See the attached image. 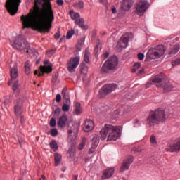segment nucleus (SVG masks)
Listing matches in <instances>:
<instances>
[{
	"label": "nucleus",
	"mask_w": 180,
	"mask_h": 180,
	"mask_svg": "<svg viewBox=\"0 0 180 180\" xmlns=\"http://www.w3.org/2000/svg\"><path fill=\"white\" fill-rule=\"evenodd\" d=\"M37 2L42 6V9L37 13L32 12L27 15H22L20 20L24 29L31 27L40 33H49L54 22L53 6L50 0H37Z\"/></svg>",
	"instance_id": "obj_1"
},
{
	"label": "nucleus",
	"mask_w": 180,
	"mask_h": 180,
	"mask_svg": "<svg viewBox=\"0 0 180 180\" xmlns=\"http://www.w3.org/2000/svg\"><path fill=\"white\" fill-rule=\"evenodd\" d=\"M167 120V115L165 110L162 108H158L155 110H152L146 120L148 126H155L158 123H165Z\"/></svg>",
	"instance_id": "obj_2"
},
{
	"label": "nucleus",
	"mask_w": 180,
	"mask_h": 180,
	"mask_svg": "<svg viewBox=\"0 0 180 180\" xmlns=\"http://www.w3.org/2000/svg\"><path fill=\"white\" fill-rule=\"evenodd\" d=\"M12 46L13 49L18 50V51H20V53H27V54L37 53V50L32 49L30 44L20 34L15 38Z\"/></svg>",
	"instance_id": "obj_3"
},
{
	"label": "nucleus",
	"mask_w": 180,
	"mask_h": 180,
	"mask_svg": "<svg viewBox=\"0 0 180 180\" xmlns=\"http://www.w3.org/2000/svg\"><path fill=\"white\" fill-rule=\"evenodd\" d=\"M152 82L156 85L158 88H162L164 92H169L172 91V84L169 81L165 80V77L162 73L156 75L152 78Z\"/></svg>",
	"instance_id": "obj_4"
},
{
	"label": "nucleus",
	"mask_w": 180,
	"mask_h": 180,
	"mask_svg": "<svg viewBox=\"0 0 180 180\" xmlns=\"http://www.w3.org/2000/svg\"><path fill=\"white\" fill-rule=\"evenodd\" d=\"M165 54V48L162 45H158L153 49H150L148 51L146 56V61H150V60H155V58H160L162 57V55Z\"/></svg>",
	"instance_id": "obj_5"
},
{
	"label": "nucleus",
	"mask_w": 180,
	"mask_h": 180,
	"mask_svg": "<svg viewBox=\"0 0 180 180\" xmlns=\"http://www.w3.org/2000/svg\"><path fill=\"white\" fill-rule=\"evenodd\" d=\"M150 8V3L147 0H140L135 4L134 13L138 16H144L146 12Z\"/></svg>",
	"instance_id": "obj_6"
},
{
	"label": "nucleus",
	"mask_w": 180,
	"mask_h": 180,
	"mask_svg": "<svg viewBox=\"0 0 180 180\" xmlns=\"http://www.w3.org/2000/svg\"><path fill=\"white\" fill-rule=\"evenodd\" d=\"M20 2H22V1L20 0H6L5 8L8 13L11 15V16H13L14 15H16V13H18Z\"/></svg>",
	"instance_id": "obj_7"
},
{
	"label": "nucleus",
	"mask_w": 180,
	"mask_h": 180,
	"mask_svg": "<svg viewBox=\"0 0 180 180\" xmlns=\"http://www.w3.org/2000/svg\"><path fill=\"white\" fill-rule=\"evenodd\" d=\"M101 136V140H105L107 141H112L113 140V126L110 124H105L104 127L100 131Z\"/></svg>",
	"instance_id": "obj_8"
},
{
	"label": "nucleus",
	"mask_w": 180,
	"mask_h": 180,
	"mask_svg": "<svg viewBox=\"0 0 180 180\" xmlns=\"http://www.w3.org/2000/svg\"><path fill=\"white\" fill-rule=\"evenodd\" d=\"M40 72L35 70L34 72V75H38L39 77H41L43 74H50L53 72V64L50 63L49 60L44 61V66L41 65L39 67Z\"/></svg>",
	"instance_id": "obj_9"
},
{
	"label": "nucleus",
	"mask_w": 180,
	"mask_h": 180,
	"mask_svg": "<svg viewBox=\"0 0 180 180\" xmlns=\"http://www.w3.org/2000/svg\"><path fill=\"white\" fill-rule=\"evenodd\" d=\"M129 40H130V35L129 33H125L122 35L117 44V51L120 53V51H122L124 49H127V47H129Z\"/></svg>",
	"instance_id": "obj_10"
},
{
	"label": "nucleus",
	"mask_w": 180,
	"mask_h": 180,
	"mask_svg": "<svg viewBox=\"0 0 180 180\" xmlns=\"http://www.w3.org/2000/svg\"><path fill=\"white\" fill-rule=\"evenodd\" d=\"M133 161H134V157L132 155L127 157L122 162L120 172L123 173L126 171H129V169H130V165H131Z\"/></svg>",
	"instance_id": "obj_11"
},
{
	"label": "nucleus",
	"mask_w": 180,
	"mask_h": 180,
	"mask_svg": "<svg viewBox=\"0 0 180 180\" xmlns=\"http://www.w3.org/2000/svg\"><path fill=\"white\" fill-rule=\"evenodd\" d=\"M113 91V84H105L98 91L99 98H105Z\"/></svg>",
	"instance_id": "obj_12"
},
{
	"label": "nucleus",
	"mask_w": 180,
	"mask_h": 180,
	"mask_svg": "<svg viewBox=\"0 0 180 180\" xmlns=\"http://www.w3.org/2000/svg\"><path fill=\"white\" fill-rule=\"evenodd\" d=\"M113 70V56H111L107 61L105 62L101 69L102 74H108Z\"/></svg>",
	"instance_id": "obj_13"
},
{
	"label": "nucleus",
	"mask_w": 180,
	"mask_h": 180,
	"mask_svg": "<svg viewBox=\"0 0 180 180\" xmlns=\"http://www.w3.org/2000/svg\"><path fill=\"white\" fill-rule=\"evenodd\" d=\"M79 64V57L76 56L70 58L68 63V70L69 72H74L75 71V68L78 67Z\"/></svg>",
	"instance_id": "obj_14"
},
{
	"label": "nucleus",
	"mask_w": 180,
	"mask_h": 180,
	"mask_svg": "<svg viewBox=\"0 0 180 180\" xmlns=\"http://www.w3.org/2000/svg\"><path fill=\"white\" fill-rule=\"evenodd\" d=\"M167 151L170 153L180 151V138L177 139L174 142L167 144Z\"/></svg>",
	"instance_id": "obj_15"
},
{
	"label": "nucleus",
	"mask_w": 180,
	"mask_h": 180,
	"mask_svg": "<svg viewBox=\"0 0 180 180\" xmlns=\"http://www.w3.org/2000/svg\"><path fill=\"white\" fill-rule=\"evenodd\" d=\"M22 105L23 100L20 98L15 102L14 106V112L16 116H20L22 115V112H23Z\"/></svg>",
	"instance_id": "obj_16"
},
{
	"label": "nucleus",
	"mask_w": 180,
	"mask_h": 180,
	"mask_svg": "<svg viewBox=\"0 0 180 180\" xmlns=\"http://www.w3.org/2000/svg\"><path fill=\"white\" fill-rule=\"evenodd\" d=\"M133 4H134V0H122L121 4V11H124V12L130 11L131 6H133Z\"/></svg>",
	"instance_id": "obj_17"
},
{
	"label": "nucleus",
	"mask_w": 180,
	"mask_h": 180,
	"mask_svg": "<svg viewBox=\"0 0 180 180\" xmlns=\"http://www.w3.org/2000/svg\"><path fill=\"white\" fill-rule=\"evenodd\" d=\"M94 127H95V124H94V121L89 119H86L84 122L83 130L88 133L89 131H91V130H94Z\"/></svg>",
	"instance_id": "obj_18"
},
{
	"label": "nucleus",
	"mask_w": 180,
	"mask_h": 180,
	"mask_svg": "<svg viewBox=\"0 0 180 180\" xmlns=\"http://www.w3.org/2000/svg\"><path fill=\"white\" fill-rule=\"evenodd\" d=\"M122 136V127L115 126L113 127V141H116L118 139H120Z\"/></svg>",
	"instance_id": "obj_19"
},
{
	"label": "nucleus",
	"mask_w": 180,
	"mask_h": 180,
	"mask_svg": "<svg viewBox=\"0 0 180 180\" xmlns=\"http://www.w3.org/2000/svg\"><path fill=\"white\" fill-rule=\"evenodd\" d=\"M10 74H11V80L8 82V85H11L15 79H16L19 75V72L18 71L17 68H13L10 70Z\"/></svg>",
	"instance_id": "obj_20"
},
{
	"label": "nucleus",
	"mask_w": 180,
	"mask_h": 180,
	"mask_svg": "<svg viewBox=\"0 0 180 180\" xmlns=\"http://www.w3.org/2000/svg\"><path fill=\"white\" fill-rule=\"evenodd\" d=\"M67 122H68V117H67V115H63L59 118V120L58 121V124L60 126V127L63 128L67 126Z\"/></svg>",
	"instance_id": "obj_21"
},
{
	"label": "nucleus",
	"mask_w": 180,
	"mask_h": 180,
	"mask_svg": "<svg viewBox=\"0 0 180 180\" xmlns=\"http://www.w3.org/2000/svg\"><path fill=\"white\" fill-rule=\"evenodd\" d=\"M75 23L81 27V29H84V30L88 29V27L85 25V20H84V18H78L77 20H75Z\"/></svg>",
	"instance_id": "obj_22"
},
{
	"label": "nucleus",
	"mask_w": 180,
	"mask_h": 180,
	"mask_svg": "<svg viewBox=\"0 0 180 180\" xmlns=\"http://www.w3.org/2000/svg\"><path fill=\"white\" fill-rule=\"evenodd\" d=\"M179 44H175L171 46L170 50L169 51V56H175L179 51Z\"/></svg>",
	"instance_id": "obj_23"
},
{
	"label": "nucleus",
	"mask_w": 180,
	"mask_h": 180,
	"mask_svg": "<svg viewBox=\"0 0 180 180\" xmlns=\"http://www.w3.org/2000/svg\"><path fill=\"white\" fill-rule=\"evenodd\" d=\"M113 175V169L110 168L107 169L106 170L104 171L103 176H102V179H108V178H110Z\"/></svg>",
	"instance_id": "obj_24"
},
{
	"label": "nucleus",
	"mask_w": 180,
	"mask_h": 180,
	"mask_svg": "<svg viewBox=\"0 0 180 180\" xmlns=\"http://www.w3.org/2000/svg\"><path fill=\"white\" fill-rule=\"evenodd\" d=\"M50 148L53 151L56 152L58 150V144H57V141L52 140L49 143Z\"/></svg>",
	"instance_id": "obj_25"
},
{
	"label": "nucleus",
	"mask_w": 180,
	"mask_h": 180,
	"mask_svg": "<svg viewBox=\"0 0 180 180\" xmlns=\"http://www.w3.org/2000/svg\"><path fill=\"white\" fill-rule=\"evenodd\" d=\"M75 115H81L82 113V108H81V103H75Z\"/></svg>",
	"instance_id": "obj_26"
},
{
	"label": "nucleus",
	"mask_w": 180,
	"mask_h": 180,
	"mask_svg": "<svg viewBox=\"0 0 180 180\" xmlns=\"http://www.w3.org/2000/svg\"><path fill=\"white\" fill-rule=\"evenodd\" d=\"M70 15L71 19H72V20H75V21H76L77 20L79 19V18H81V15H79V13H75L72 11H70Z\"/></svg>",
	"instance_id": "obj_27"
},
{
	"label": "nucleus",
	"mask_w": 180,
	"mask_h": 180,
	"mask_svg": "<svg viewBox=\"0 0 180 180\" xmlns=\"http://www.w3.org/2000/svg\"><path fill=\"white\" fill-rule=\"evenodd\" d=\"M73 127V129H70V128H68V134H72V131H75L76 133H78V131H79V123L74 124Z\"/></svg>",
	"instance_id": "obj_28"
},
{
	"label": "nucleus",
	"mask_w": 180,
	"mask_h": 180,
	"mask_svg": "<svg viewBox=\"0 0 180 180\" xmlns=\"http://www.w3.org/2000/svg\"><path fill=\"white\" fill-rule=\"evenodd\" d=\"M89 56H91V52H89V49H86L84 56V63H89Z\"/></svg>",
	"instance_id": "obj_29"
},
{
	"label": "nucleus",
	"mask_w": 180,
	"mask_h": 180,
	"mask_svg": "<svg viewBox=\"0 0 180 180\" xmlns=\"http://www.w3.org/2000/svg\"><path fill=\"white\" fill-rule=\"evenodd\" d=\"M62 96L63 99H65V103H71V101H70V96H68V94L65 93V90L62 91Z\"/></svg>",
	"instance_id": "obj_30"
},
{
	"label": "nucleus",
	"mask_w": 180,
	"mask_h": 180,
	"mask_svg": "<svg viewBox=\"0 0 180 180\" xmlns=\"http://www.w3.org/2000/svg\"><path fill=\"white\" fill-rule=\"evenodd\" d=\"M55 167H57L58 165V164H60V162H61V155L58 154V153H55Z\"/></svg>",
	"instance_id": "obj_31"
},
{
	"label": "nucleus",
	"mask_w": 180,
	"mask_h": 180,
	"mask_svg": "<svg viewBox=\"0 0 180 180\" xmlns=\"http://www.w3.org/2000/svg\"><path fill=\"white\" fill-rule=\"evenodd\" d=\"M25 72L27 75L30 74V62L27 60L25 63Z\"/></svg>",
	"instance_id": "obj_32"
},
{
	"label": "nucleus",
	"mask_w": 180,
	"mask_h": 180,
	"mask_svg": "<svg viewBox=\"0 0 180 180\" xmlns=\"http://www.w3.org/2000/svg\"><path fill=\"white\" fill-rule=\"evenodd\" d=\"M150 144L153 147H157V146L158 145V143L157 142V138L154 135H152L150 136Z\"/></svg>",
	"instance_id": "obj_33"
},
{
	"label": "nucleus",
	"mask_w": 180,
	"mask_h": 180,
	"mask_svg": "<svg viewBox=\"0 0 180 180\" xmlns=\"http://www.w3.org/2000/svg\"><path fill=\"white\" fill-rule=\"evenodd\" d=\"M117 65H119V58H117L115 55L113 56V70H116L117 68Z\"/></svg>",
	"instance_id": "obj_34"
},
{
	"label": "nucleus",
	"mask_w": 180,
	"mask_h": 180,
	"mask_svg": "<svg viewBox=\"0 0 180 180\" xmlns=\"http://www.w3.org/2000/svg\"><path fill=\"white\" fill-rule=\"evenodd\" d=\"M92 144L94 147H97L99 144V138L98 136H94L92 139Z\"/></svg>",
	"instance_id": "obj_35"
},
{
	"label": "nucleus",
	"mask_w": 180,
	"mask_h": 180,
	"mask_svg": "<svg viewBox=\"0 0 180 180\" xmlns=\"http://www.w3.org/2000/svg\"><path fill=\"white\" fill-rule=\"evenodd\" d=\"M70 105H71V103H64L62 106V110L63 112H68L70 110Z\"/></svg>",
	"instance_id": "obj_36"
},
{
	"label": "nucleus",
	"mask_w": 180,
	"mask_h": 180,
	"mask_svg": "<svg viewBox=\"0 0 180 180\" xmlns=\"http://www.w3.org/2000/svg\"><path fill=\"white\" fill-rule=\"evenodd\" d=\"M19 86H20V84H19V81L18 80L15 81L13 84V91H18V89H19Z\"/></svg>",
	"instance_id": "obj_37"
},
{
	"label": "nucleus",
	"mask_w": 180,
	"mask_h": 180,
	"mask_svg": "<svg viewBox=\"0 0 180 180\" xmlns=\"http://www.w3.org/2000/svg\"><path fill=\"white\" fill-rule=\"evenodd\" d=\"M73 6L75 8H79V9H82L84 8V2L79 1L78 3H75Z\"/></svg>",
	"instance_id": "obj_38"
},
{
	"label": "nucleus",
	"mask_w": 180,
	"mask_h": 180,
	"mask_svg": "<svg viewBox=\"0 0 180 180\" xmlns=\"http://www.w3.org/2000/svg\"><path fill=\"white\" fill-rule=\"evenodd\" d=\"M74 33H75L74 30H71L70 31H69L66 34V39H68V40H70V39H71V37H72V36L74 35Z\"/></svg>",
	"instance_id": "obj_39"
},
{
	"label": "nucleus",
	"mask_w": 180,
	"mask_h": 180,
	"mask_svg": "<svg viewBox=\"0 0 180 180\" xmlns=\"http://www.w3.org/2000/svg\"><path fill=\"white\" fill-rule=\"evenodd\" d=\"M80 70L82 72H84V71H88V66L84 63H82L80 65Z\"/></svg>",
	"instance_id": "obj_40"
},
{
	"label": "nucleus",
	"mask_w": 180,
	"mask_h": 180,
	"mask_svg": "<svg viewBox=\"0 0 180 180\" xmlns=\"http://www.w3.org/2000/svg\"><path fill=\"white\" fill-rule=\"evenodd\" d=\"M51 127H56V124H57V122L56 121V118H51L49 122Z\"/></svg>",
	"instance_id": "obj_41"
},
{
	"label": "nucleus",
	"mask_w": 180,
	"mask_h": 180,
	"mask_svg": "<svg viewBox=\"0 0 180 180\" xmlns=\"http://www.w3.org/2000/svg\"><path fill=\"white\" fill-rule=\"evenodd\" d=\"M117 117H120V109L114 111V118L117 119Z\"/></svg>",
	"instance_id": "obj_42"
},
{
	"label": "nucleus",
	"mask_w": 180,
	"mask_h": 180,
	"mask_svg": "<svg viewBox=\"0 0 180 180\" xmlns=\"http://www.w3.org/2000/svg\"><path fill=\"white\" fill-rule=\"evenodd\" d=\"M179 64H180V58L172 62V65L173 67H175L176 65H179Z\"/></svg>",
	"instance_id": "obj_43"
},
{
	"label": "nucleus",
	"mask_w": 180,
	"mask_h": 180,
	"mask_svg": "<svg viewBox=\"0 0 180 180\" xmlns=\"http://www.w3.org/2000/svg\"><path fill=\"white\" fill-rule=\"evenodd\" d=\"M57 134H58V131H57L56 129H51V136H52L53 137H56Z\"/></svg>",
	"instance_id": "obj_44"
},
{
	"label": "nucleus",
	"mask_w": 180,
	"mask_h": 180,
	"mask_svg": "<svg viewBox=\"0 0 180 180\" xmlns=\"http://www.w3.org/2000/svg\"><path fill=\"white\" fill-rule=\"evenodd\" d=\"M100 4L105 5L107 9H109V6H108V0H98Z\"/></svg>",
	"instance_id": "obj_45"
},
{
	"label": "nucleus",
	"mask_w": 180,
	"mask_h": 180,
	"mask_svg": "<svg viewBox=\"0 0 180 180\" xmlns=\"http://www.w3.org/2000/svg\"><path fill=\"white\" fill-rule=\"evenodd\" d=\"M138 60H139L140 61L144 60V53H139L138 54Z\"/></svg>",
	"instance_id": "obj_46"
},
{
	"label": "nucleus",
	"mask_w": 180,
	"mask_h": 180,
	"mask_svg": "<svg viewBox=\"0 0 180 180\" xmlns=\"http://www.w3.org/2000/svg\"><path fill=\"white\" fill-rule=\"evenodd\" d=\"M57 79H58V77H57V75H55L52 77V84H56L57 82Z\"/></svg>",
	"instance_id": "obj_47"
},
{
	"label": "nucleus",
	"mask_w": 180,
	"mask_h": 180,
	"mask_svg": "<svg viewBox=\"0 0 180 180\" xmlns=\"http://www.w3.org/2000/svg\"><path fill=\"white\" fill-rule=\"evenodd\" d=\"M56 4L59 6H63V5H64V1L63 0H57Z\"/></svg>",
	"instance_id": "obj_48"
},
{
	"label": "nucleus",
	"mask_w": 180,
	"mask_h": 180,
	"mask_svg": "<svg viewBox=\"0 0 180 180\" xmlns=\"http://www.w3.org/2000/svg\"><path fill=\"white\" fill-rule=\"evenodd\" d=\"M95 148H96V147H95V146H92L90 149H89V154H92V153H94V152H95Z\"/></svg>",
	"instance_id": "obj_49"
},
{
	"label": "nucleus",
	"mask_w": 180,
	"mask_h": 180,
	"mask_svg": "<svg viewBox=\"0 0 180 180\" xmlns=\"http://www.w3.org/2000/svg\"><path fill=\"white\" fill-rule=\"evenodd\" d=\"M134 68L139 69L141 67V63H135L134 65Z\"/></svg>",
	"instance_id": "obj_50"
},
{
	"label": "nucleus",
	"mask_w": 180,
	"mask_h": 180,
	"mask_svg": "<svg viewBox=\"0 0 180 180\" xmlns=\"http://www.w3.org/2000/svg\"><path fill=\"white\" fill-rule=\"evenodd\" d=\"M56 101L58 103L61 101V95L60 94L56 95Z\"/></svg>",
	"instance_id": "obj_51"
},
{
	"label": "nucleus",
	"mask_w": 180,
	"mask_h": 180,
	"mask_svg": "<svg viewBox=\"0 0 180 180\" xmlns=\"http://www.w3.org/2000/svg\"><path fill=\"white\" fill-rule=\"evenodd\" d=\"M54 38L57 40L60 39V30H58V32L55 34Z\"/></svg>",
	"instance_id": "obj_52"
},
{
	"label": "nucleus",
	"mask_w": 180,
	"mask_h": 180,
	"mask_svg": "<svg viewBox=\"0 0 180 180\" xmlns=\"http://www.w3.org/2000/svg\"><path fill=\"white\" fill-rule=\"evenodd\" d=\"M60 112H61V108H57L55 110L54 113H55V115H60Z\"/></svg>",
	"instance_id": "obj_53"
},
{
	"label": "nucleus",
	"mask_w": 180,
	"mask_h": 180,
	"mask_svg": "<svg viewBox=\"0 0 180 180\" xmlns=\"http://www.w3.org/2000/svg\"><path fill=\"white\" fill-rule=\"evenodd\" d=\"M17 117H20V120L21 123L25 122V118L23 117V115H22V114L20 115H17Z\"/></svg>",
	"instance_id": "obj_54"
},
{
	"label": "nucleus",
	"mask_w": 180,
	"mask_h": 180,
	"mask_svg": "<svg viewBox=\"0 0 180 180\" xmlns=\"http://www.w3.org/2000/svg\"><path fill=\"white\" fill-rule=\"evenodd\" d=\"M84 147H85V145H84V143H80L78 146V150H83Z\"/></svg>",
	"instance_id": "obj_55"
},
{
	"label": "nucleus",
	"mask_w": 180,
	"mask_h": 180,
	"mask_svg": "<svg viewBox=\"0 0 180 180\" xmlns=\"http://www.w3.org/2000/svg\"><path fill=\"white\" fill-rule=\"evenodd\" d=\"M103 57H104V58H108V57H109V53H108V52L104 53Z\"/></svg>",
	"instance_id": "obj_56"
},
{
	"label": "nucleus",
	"mask_w": 180,
	"mask_h": 180,
	"mask_svg": "<svg viewBox=\"0 0 180 180\" xmlns=\"http://www.w3.org/2000/svg\"><path fill=\"white\" fill-rule=\"evenodd\" d=\"M86 143V138L84 137L82 139V144H84L85 146V143Z\"/></svg>",
	"instance_id": "obj_57"
},
{
	"label": "nucleus",
	"mask_w": 180,
	"mask_h": 180,
	"mask_svg": "<svg viewBox=\"0 0 180 180\" xmlns=\"http://www.w3.org/2000/svg\"><path fill=\"white\" fill-rule=\"evenodd\" d=\"M141 74H144V69H141V70H139V75H141Z\"/></svg>",
	"instance_id": "obj_58"
},
{
	"label": "nucleus",
	"mask_w": 180,
	"mask_h": 180,
	"mask_svg": "<svg viewBox=\"0 0 180 180\" xmlns=\"http://www.w3.org/2000/svg\"><path fill=\"white\" fill-rule=\"evenodd\" d=\"M72 180H78V175L73 176Z\"/></svg>",
	"instance_id": "obj_59"
},
{
	"label": "nucleus",
	"mask_w": 180,
	"mask_h": 180,
	"mask_svg": "<svg viewBox=\"0 0 180 180\" xmlns=\"http://www.w3.org/2000/svg\"><path fill=\"white\" fill-rule=\"evenodd\" d=\"M76 51H81V48L79 46H76Z\"/></svg>",
	"instance_id": "obj_60"
},
{
	"label": "nucleus",
	"mask_w": 180,
	"mask_h": 180,
	"mask_svg": "<svg viewBox=\"0 0 180 180\" xmlns=\"http://www.w3.org/2000/svg\"><path fill=\"white\" fill-rule=\"evenodd\" d=\"M117 89V84H113V89L115 90V89Z\"/></svg>",
	"instance_id": "obj_61"
},
{
	"label": "nucleus",
	"mask_w": 180,
	"mask_h": 180,
	"mask_svg": "<svg viewBox=\"0 0 180 180\" xmlns=\"http://www.w3.org/2000/svg\"><path fill=\"white\" fill-rule=\"evenodd\" d=\"M99 47H101V45L97 44L95 47V50H98L99 49Z\"/></svg>",
	"instance_id": "obj_62"
},
{
	"label": "nucleus",
	"mask_w": 180,
	"mask_h": 180,
	"mask_svg": "<svg viewBox=\"0 0 180 180\" xmlns=\"http://www.w3.org/2000/svg\"><path fill=\"white\" fill-rule=\"evenodd\" d=\"M136 70H137V69H136V68H133V69L131 70V72H136Z\"/></svg>",
	"instance_id": "obj_63"
},
{
	"label": "nucleus",
	"mask_w": 180,
	"mask_h": 180,
	"mask_svg": "<svg viewBox=\"0 0 180 180\" xmlns=\"http://www.w3.org/2000/svg\"><path fill=\"white\" fill-rule=\"evenodd\" d=\"M113 13H116V8L113 7Z\"/></svg>",
	"instance_id": "obj_64"
}]
</instances>
